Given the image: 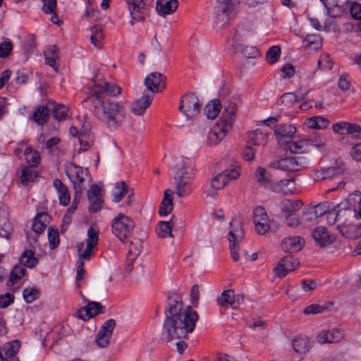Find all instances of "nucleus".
Segmentation results:
<instances>
[{"instance_id":"f257e3e1","label":"nucleus","mask_w":361,"mask_h":361,"mask_svg":"<svg viewBox=\"0 0 361 361\" xmlns=\"http://www.w3.org/2000/svg\"><path fill=\"white\" fill-rule=\"evenodd\" d=\"M182 306L181 300L178 298L169 302L162 332L163 339L166 341L187 338L188 334L195 327L198 319L197 312L190 306L182 312Z\"/></svg>"},{"instance_id":"f03ea898","label":"nucleus","mask_w":361,"mask_h":361,"mask_svg":"<svg viewBox=\"0 0 361 361\" xmlns=\"http://www.w3.org/2000/svg\"><path fill=\"white\" fill-rule=\"evenodd\" d=\"M83 102L90 108L93 116L110 130L117 129L126 119V109L119 102L89 95Z\"/></svg>"},{"instance_id":"7ed1b4c3","label":"nucleus","mask_w":361,"mask_h":361,"mask_svg":"<svg viewBox=\"0 0 361 361\" xmlns=\"http://www.w3.org/2000/svg\"><path fill=\"white\" fill-rule=\"evenodd\" d=\"M237 110V104L234 102H229L225 106L219 121L207 133V146L218 145L232 129Z\"/></svg>"},{"instance_id":"20e7f679","label":"nucleus","mask_w":361,"mask_h":361,"mask_svg":"<svg viewBox=\"0 0 361 361\" xmlns=\"http://www.w3.org/2000/svg\"><path fill=\"white\" fill-rule=\"evenodd\" d=\"M99 241V229L96 225H91L87 230V238L86 240V247L85 243L80 242L76 244V248L78 255L76 281L79 282L83 278L85 269H83L85 260L90 259L93 250L97 246Z\"/></svg>"},{"instance_id":"39448f33","label":"nucleus","mask_w":361,"mask_h":361,"mask_svg":"<svg viewBox=\"0 0 361 361\" xmlns=\"http://www.w3.org/2000/svg\"><path fill=\"white\" fill-rule=\"evenodd\" d=\"M245 237V232L243 228L242 221L238 219H233L230 222L229 231L227 239L229 242L230 253L232 259L237 262L240 259L239 247L240 244Z\"/></svg>"},{"instance_id":"423d86ee","label":"nucleus","mask_w":361,"mask_h":361,"mask_svg":"<svg viewBox=\"0 0 361 361\" xmlns=\"http://www.w3.org/2000/svg\"><path fill=\"white\" fill-rule=\"evenodd\" d=\"M135 228L133 221L123 214H118L111 221L113 234L121 241L128 238Z\"/></svg>"},{"instance_id":"0eeeda50","label":"nucleus","mask_w":361,"mask_h":361,"mask_svg":"<svg viewBox=\"0 0 361 361\" xmlns=\"http://www.w3.org/2000/svg\"><path fill=\"white\" fill-rule=\"evenodd\" d=\"M131 20L130 23L133 25L135 23L142 22L153 5V0H126Z\"/></svg>"},{"instance_id":"6e6552de","label":"nucleus","mask_w":361,"mask_h":361,"mask_svg":"<svg viewBox=\"0 0 361 361\" xmlns=\"http://www.w3.org/2000/svg\"><path fill=\"white\" fill-rule=\"evenodd\" d=\"M307 164V160L303 157H288L274 160L270 163L269 167L291 173L305 169Z\"/></svg>"},{"instance_id":"1a4fd4ad","label":"nucleus","mask_w":361,"mask_h":361,"mask_svg":"<svg viewBox=\"0 0 361 361\" xmlns=\"http://www.w3.org/2000/svg\"><path fill=\"white\" fill-rule=\"evenodd\" d=\"M178 109L187 118L190 119L199 114L201 104L195 94L190 93L182 97Z\"/></svg>"},{"instance_id":"9d476101","label":"nucleus","mask_w":361,"mask_h":361,"mask_svg":"<svg viewBox=\"0 0 361 361\" xmlns=\"http://www.w3.org/2000/svg\"><path fill=\"white\" fill-rule=\"evenodd\" d=\"M66 173L73 183L75 194L81 195L85 189L83 183L87 174L86 171L82 167L71 163L66 167Z\"/></svg>"},{"instance_id":"9b49d317","label":"nucleus","mask_w":361,"mask_h":361,"mask_svg":"<svg viewBox=\"0 0 361 361\" xmlns=\"http://www.w3.org/2000/svg\"><path fill=\"white\" fill-rule=\"evenodd\" d=\"M218 305L224 309L238 308L244 302V297L237 294L234 290L228 289L224 290L216 299Z\"/></svg>"},{"instance_id":"f8f14e48","label":"nucleus","mask_w":361,"mask_h":361,"mask_svg":"<svg viewBox=\"0 0 361 361\" xmlns=\"http://www.w3.org/2000/svg\"><path fill=\"white\" fill-rule=\"evenodd\" d=\"M121 92V87L115 84L109 83L106 80L100 79L94 81L90 95L103 97L106 94L111 97H116Z\"/></svg>"},{"instance_id":"ddd939ff","label":"nucleus","mask_w":361,"mask_h":361,"mask_svg":"<svg viewBox=\"0 0 361 361\" xmlns=\"http://www.w3.org/2000/svg\"><path fill=\"white\" fill-rule=\"evenodd\" d=\"M336 166L313 171L311 173L312 178L316 181H322L334 178L342 174L345 170L343 163L342 161H336Z\"/></svg>"},{"instance_id":"4468645a","label":"nucleus","mask_w":361,"mask_h":361,"mask_svg":"<svg viewBox=\"0 0 361 361\" xmlns=\"http://www.w3.org/2000/svg\"><path fill=\"white\" fill-rule=\"evenodd\" d=\"M253 222L256 232L266 234L270 229V220L264 207H257L253 212Z\"/></svg>"},{"instance_id":"2eb2a0df","label":"nucleus","mask_w":361,"mask_h":361,"mask_svg":"<svg viewBox=\"0 0 361 361\" xmlns=\"http://www.w3.org/2000/svg\"><path fill=\"white\" fill-rule=\"evenodd\" d=\"M144 84L147 88L144 92L152 93V98H154L155 93L165 88V78L160 73L154 72L146 76Z\"/></svg>"},{"instance_id":"dca6fc26","label":"nucleus","mask_w":361,"mask_h":361,"mask_svg":"<svg viewBox=\"0 0 361 361\" xmlns=\"http://www.w3.org/2000/svg\"><path fill=\"white\" fill-rule=\"evenodd\" d=\"M116 322L110 319L104 322L95 337V343L100 348H106L109 344Z\"/></svg>"},{"instance_id":"f3484780","label":"nucleus","mask_w":361,"mask_h":361,"mask_svg":"<svg viewBox=\"0 0 361 361\" xmlns=\"http://www.w3.org/2000/svg\"><path fill=\"white\" fill-rule=\"evenodd\" d=\"M298 266V260L292 255H288L279 261L274 271L278 276L283 277L288 272L295 270Z\"/></svg>"},{"instance_id":"a211bd4d","label":"nucleus","mask_w":361,"mask_h":361,"mask_svg":"<svg viewBox=\"0 0 361 361\" xmlns=\"http://www.w3.org/2000/svg\"><path fill=\"white\" fill-rule=\"evenodd\" d=\"M343 338V332L338 329L323 330L316 336V341L320 344L336 343Z\"/></svg>"},{"instance_id":"6ab92c4d","label":"nucleus","mask_w":361,"mask_h":361,"mask_svg":"<svg viewBox=\"0 0 361 361\" xmlns=\"http://www.w3.org/2000/svg\"><path fill=\"white\" fill-rule=\"evenodd\" d=\"M174 176H179L180 179L185 180H194L195 175L188 159H183L177 164Z\"/></svg>"},{"instance_id":"aec40b11","label":"nucleus","mask_w":361,"mask_h":361,"mask_svg":"<svg viewBox=\"0 0 361 361\" xmlns=\"http://www.w3.org/2000/svg\"><path fill=\"white\" fill-rule=\"evenodd\" d=\"M312 238L320 247L327 246L335 240V237L330 235L325 227L319 226L312 231Z\"/></svg>"},{"instance_id":"412c9836","label":"nucleus","mask_w":361,"mask_h":361,"mask_svg":"<svg viewBox=\"0 0 361 361\" xmlns=\"http://www.w3.org/2000/svg\"><path fill=\"white\" fill-rule=\"evenodd\" d=\"M152 93L143 92L141 98L133 102L131 111L135 115H142L152 102Z\"/></svg>"},{"instance_id":"4be33fe9","label":"nucleus","mask_w":361,"mask_h":361,"mask_svg":"<svg viewBox=\"0 0 361 361\" xmlns=\"http://www.w3.org/2000/svg\"><path fill=\"white\" fill-rule=\"evenodd\" d=\"M304 243L303 239L299 236L288 237L282 240L281 248L286 252H297L302 249Z\"/></svg>"},{"instance_id":"5701e85b","label":"nucleus","mask_w":361,"mask_h":361,"mask_svg":"<svg viewBox=\"0 0 361 361\" xmlns=\"http://www.w3.org/2000/svg\"><path fill=\"white\" fill-rule=\"evenodd\" d=\"M102 309L103 306L99 302H90L87 306L81 307L78 310V317L83 320H87L102 312Z\"/></svg>"},{"instance_id":"b1692460","label":"nucleus","mask_w":361,"mask_h":361,"mask_svg":"<svg viewBox=\"0 0 361 361\" xmlns=\"http://www.w3.org/2000/svg\"><path fill=\"white\" fill-rule=\"evenodd\" d=\"M270 190L275 193L289 195L293 193L295 184L293 179H283L270 185Z\"/></svg>"},{"instance_id":"393cba45","label":"nucleus","mask_w":361,"mask_h":361,"mask_svg":"<svg viewBox=\"0 0 361 361\" xmlns=\"http://www.w3.org/2000/svg\"><path fill=\"white\" fill-rule=\"evenodd\" d=\"M193 180L180 179L179 176H174L175 193L180 197L188 196L192 192V183Z\"/></svg>"},{"instance_id":"a878e982","label":"nucleus","mask_w":361,"mask_h":361,"mask_svg":"<svg viewBox=\"0 0 361 361\" xmlns=\"http://www.w3.org/2000/svg\"><path fill=\"white\" fill-rule=\"evenodd\" d=\"M53 186L57 192L60 204L67 206L71 201V195L67 186L59 178L54 180Z\"/></svg>"},{"instance_id":"bb28decb","label":"nucleus","mask_w":361,"mask_h":361,"mask_svg":"<svg viewBox=\"0 0 361 361\" xmlns=\"http://www.w3.org/2000/svg\"><path fill=\"white\" fill-rule=\"evenodd\" d=\"M292 345L294 350L300 354H305L311 348L310 339L305 336H295L293 339Z\"/></svg>"},{"instance_id":"cd10ccee","label":"nucleus","mask_w":361,"mask_h":361,"mask_svg":"<svg viewBox=\"0 0 361 361\" xmlns=\"http://www.w3.org/2000/svg\"><path fill=\"white\" fill-rule=\"evenodd\" d=\"M45 63L49 66L52 67L54 71L59 70V55L57 53L56 47L51 45L48 47L44 51Z\"/></svg>"},{"instance_id":"c85d7f7f","label":"nucleus","mask_w":361,"mask_h":361,"mask_svg":"<svg viewBox=\"0 0 361 361\" xmlns=\"http://www.w3.org/2000/svg\"><path fill=\"white\" fill-rule=\"evenodd\" d=\"M173 194V192L170 189H167L164 191V198L161 202L159 210V213L161 216H166L172 211Z\"/></svg>"},{"instance_id":"c756f323","label":"nucleus","mask_w":361,"mask_h":361,"mask_svg":"<svg viewBox=\"0 0 361 361\" xmlns=\"http://www.w3.org/2000/svg\"><path fill=\"white\" fill-rule=\"evenodd\" d=\"M302 206L300 200H292L285 199L280 202V208L285 216L289 214H293L300 210Z\"/></svg>"},{"instance_id":"7c9ffc66","label":"nucleus","mask_w":361,"mask_h":361,"mask_svg":"<svg viewBox=\"0 0 361 361\" xmlns=\"http://www.w3.org/2000/svg\"><path fill=\"white\" fill-rule=\"evenodd\" d=\"M275 134L279 140L290 138L296 132V128L290 124H280L275 128Z\"/></svg>"},{"instance_id":"2f4dec72","label":"nucleus","mask_w":361,"mask_h":361,"mask_svg":"<svg viewBox=\"0 0 361 361\" xmlns=\"http://www.w3.org/2000/svg\"><path fill=\"white\" fill-rule=\"evenodd\" d=\"M267 140V135L262 130L257 129L251 131L248 133L247 144L251 145H263L266 143Z\"/></svg>"},{"instance_id":"473e14b6","label":"nucleus","mask_w":361,"mask_h":361,"mask_svg":"<svg viewBox=\"0 0 361 361\" xmlns=\"http://www.w3.org/2000/svg\"><path fill=\"white\" fill-rule=\"evenodd\" d=\"M10 228L8 212L4 208L0 207V237L8 239Z\"/></svg>"},{"instance_id":"72a5a7b5","label":"nucleus","mask_w":361,"mask_h":361,"mask_svg":"<svg viewBox=\"0 0 361 361\" xmlns=\"http://www.w3.org/2000/svg\"><path fill=\"white\" fill-rule=\"evenodd\" d=\"M255 178L259 184L270 189V185L272 184L271 176L265 169L260 166L257 167Z\"/></svg>"},{"instance_id":"f704fd0d","label":"nucleus","mask_w":361,"mask_h":361,"mask_svg":"<svg viewBox=\"0 0 361 361\" xmlns=\"http://www.w3.org/2000/svg\"><path fill=\"white\" fill-rule=\"evenodd\" d=\"M20 348V343L18 340L8 342L3 345L2 350L6 356L5 360L9 361V359L14 357Z\"/></svg>"},{"instance_id":"c9c22d12","label":"nucleus","mask_w":361,"mask_h":361,"mask_svg":"<svg viewBox=\"0 0 361 361\" xmlns=\"http://www.w3.org/2000/svg\"><path fill=\"white\" fill-rule=\"evenodd\" d=\"M20 262L23 266L32 269L38 264V259L35 257L33 251L27 250L22 253Z\"/></svg>"},{"instance_id":"e433bc0d","label":"nucleus","mask_w":361,"mask_h":361,"mask_svg":"<svg viewBox=\"0 0 361 361\" xmlns=\"http://www.w3.org/2000/svg\"><path fill=\"white\" fill-rule=\"evenodd\" d=\"M173 219L169 221H160L156 228V233L160 238H167L172 236Z\"/></svg>"},{"instance_id":"4c0bfd02","label":"nucleus","mask_w":361,"mask_h":361,"mask_svg":"<svg viewBox=\"0 0 361 361\" xmlns=\"http://www.w3.org/2000/svg\"><path fill=\"white\" fill-rule=\"evenodd\" d=\"M305 123L310 128L324 129L329 125L330 121L324 117L318 116L307 118Z\"/></svg>"},{"instance_id":"58836bf2","label":"nucleus","mask_w":361,"mask_h":361,"mask_svg":"<svg viewBox=\"0 0 361 361\" xmlns=\"http://www.w3.org/2000/svg\"><path fill=\"white\" fill-rule=\"evenodd\" d=\"M48 216L46 213H39L35 218L32 223V230L37 234L42 233L47 227Z\"/></svg>"},{"instance_id":"ea45409f","label":"nucleus","mask_w":361,"mask_h":361,"mask_svg":"<svg viewBox=\"0 0 361 361\" xmlns=\"http://www.w3.org/2000/svg\"><path fill=\"white\" fill-rule=\"evenodd\" d=\"M221 174L224 176L227 183H228L229 181L235 180L240 176V166L238 162H234L228 169L221 172Z\"/></svg>"},{"instance_id":"a19ab883","label":"nucleus","mask_w":361,"mask_h":361,"mask_svg":"<svg viewBox=\"0 0 361 361\" xmlns=\"http://www.w3.org/2000/svg\"><path fill=\"white\" fill-rule=\"evenodd\" d=\"M221 103L219 100H213L208 103L204 108V113L209 119L215 118L221 109Z\"/></svg>"},{"instance_id":"79ce46f5","label":"nucleus","mask_w":361,"mask_h":361,"mask_svg":"<svg viewBox=\"0 0 361 361\" xmlns=\"http://www.w3.org/2000/svg\"><path fill=\"white\" fill-rule=\"evenodd\" d=\"M37 177V172L32 167H23L20 175L21 183L27 185L30 183L34 182Z\"/></svg>"},{"instance_id":"37998d69","label":"nucleus","mask_w":361,"mask_h":361,"mask_svg":"<svg viewBox=\"0 0 361 361\" xmlns=\"http://www.w3.org/2000/svg\"><path fill=\"white\" fill-rule=\"evenodd\" d=\"M332 206V203L329 202H324L322 203H319L316 205L314 207L310 209V214L312 215L310 219H316L317 217L322 216V215L327 213V212L331 209Z\"/></svg>"},{"instance_id":"c03bdc74","label":"nucleus","mask_w":361,"mask_h":361,"mask_svg":"<svg viewBox=\"0 0 361 361\" xmlns=\"http://www.w3.org/2000/svg\"><path fill=\"white\" fill-rule=\"evenodd\" d=\"M49 109L45 106L38 107L32 114L33 121L39 125H43L49 118Z\"/></svg>"},{"instance_id":"a18cd8bd","label":"nucleus","mask_w":361,"mask_h":361,"mask_svg":"<svg viewBox=\"0 0 361 361\" xmlns=\"http://www.w3.org/2000/svg\"><path fill=\"white\" fill-rule=\"evenodd\" d=\"M142 250V242L140 239H135L132 241L129 245L128 259L133 262L136 257L141 253Z\"/></svg>"},{"instance_id":"49530a36","label":"nucleus","mask_w":361,"mask_h":361,"mask_svg":"<svg viewBox=\"0 0 361 361\" xmlns=\"http://www.w3.org/2000/svg\"><path fill=\"white\" fill-rule=\"evenodd\" d=\"M24 155L27 163L30 165L28 167L37 166L40 160V155L38 152L33 151L30 147H27L25 150Z\"/></svg>"},{"instance_id":"de8ad7c7","label":"nucleus","mask_w":361,"mask_h":361,"mask_svg":"<svg viewBox=\"0 0 361 361\" xmlns=\"http://www.w3.org/2000/svg\"><path fill=\"white\" fill-rule=\"evenodd\" d=\"M90 40L92 44L95 47H101L102 44V40L104 39V35L102 29L97 26H93L90 28Z\"/></svg>"},{"instance_id":"09e8293b","label":"nucleus","mask_w":361,"mask_h":361,"mask_svg":"<svg viewBox=\"0 0 361 361\" xmlns=\"http://www.w3.org/2000/svg\"><path fill=\"white\" fill-rule=\"evenodd\" d=\"M288 147L292 153H302L307 149L308 147V140L302 139L295 142H288Z\"/></svg>"},{"instance_id":"8fccbe9b","label":"nucleus","mask_w":361,"mask_h":361,"mask_svg":"<svg viewBox=\"0 0 361 361\" xmlns=\"http://www.w3.org/2000/svg\"><path fill=\"white\" fill-rule=\"evenodd\" d=\"M156 10L160 16H166L173 13L176 9L171 6L166 0H158L156 5Z\"/></svg>"},{"instance_id":"3c124183","label":"nucleus","mask_w":361,"mask_h":361,"mask_svg":"<svg viewBox=\"0 0 361 361\" xmlns=\"http://www.w3.org/2000/svg\"><path fill=\"white\" fill-rule=\"evenodd\" d=\"M127 193V187L123 181L118 182L116 184L113 192V200L115 202H119Z\"/></svg>"},{"instance_id":"603ef678","label":"nucleus","mask_w":361,"mask_h":361,"mask_svg":"<svg viewBox=\"0 0 361 361\" xmlns=\"http://www.w3.org/2000/svg\"><path fill=\"white\" fill-rule=\"evenodd\" d=\"M346 199L349 202L353 213L356 214L357 209L361 205V192L359 191H355L350 194Z\"/></svg>"},{"instance_id":"864d4df0","label":"nucleus","mask_w":361,"mask_h":361,"mask_svg":"<svg viewBox=\"0 0 361 361\" xmlns=\"http://www.w3.org/2000/svg\"><path fill=\"white\" fill-rule=\"evenodd\" d=\"M306 140H308V146L312 145L319 150H322L325 148L326 140L323 136L314 134L310 136L309 138H307Z\"/></svg>"},{"instance_id":"5fc2aeb1","label":"nucleus","mask_w":361,"mask_h":361,"mask_svg":"<svg viewBox=\"0 0 361 361\" xmlns=\"http://www.w3.org/2000/svg\"><path fill=\"white\" fill-rule=\"evenodd\" d=\"M343 235L349 238H356L361 235V226L349 225L341 230Z\"/></svg>"},{"instance_id":"6e6d98bb","label":"nucleus","mask_w":361,"mask_h":361,"mask_svg":"<svg viewBox=\"0 0 361 361\" xmlns=\"http://www.w3.org/2000/svg\"><path fill=\"white\" fill-rule=\"evenodd\" d=\"M26 269L24 266L21 264L19 265H16L10 274V281H11V284H14L16 281L20 279L23 276L25 275Z\"/></svg>"},{"instance_id":"4d7b16f0","label":"nucleus","mask_w":361,"mask_h":361,"mask_svg":"<svg viewBox=\"0 0 361 361\" xmlns=\"http://www.w3.org/2000/svg\"><path fill=\"white\" fill-rule=\"evenodd\" d=\"M53 114L56 119L64 120L69 116V110L65 105L58 104L54 108Z\"/></svg>"},{"instance_id":"13d9d810","label":"nucleus","mask_w":361,"mask_h":361,"mask_svg":"<svg viewBox=\"0 0 361 361\" xmlns=\"http://www.w3.org/2000/svg\"><path fill=\"white\" fill-rule=\"evenodd\" d=\"M333 64L334 63L331 60L329 55L324 54L322 55L318 60L317 67L322 71H328L331 70Z\"/></svg>"},{"instance_id":"bf43d9fd","label":"nucleus","mask_w":361,"mask_h":361,"mask_svg":"<svg viewBox=\"0 0 361 361\" xmlns=\"http://www.w3.org/2000/svg\"><path fill=\"white\" fill-rule=\"evenodd\" d=\"M281 55V48L279 46H272L269 49L266 54L267 61L273 64L278 61Z\"/></svg>"},{"instance_id":"052dcab7","label":"nucleus","mask_w":361,"mask_h":361,"mask_svg":"<svg viewBox=\"0 0 361 361\" xmlns=\"http://www.w3.org/2000/svg\"><path fill=\"white\" fill-rule=\"evenodd\" d=\"M48 239L51 249H54L59 244V235L56 228L53 227L48 228Z\"/></svg>"},{"instance_id":"680f3d73","label":"nucleus","mask_w":361,"mask_h":361,"mask_svg":"<svg viewBox=\"0 0 361 361\" xmlns=\"http://www.w3.org/2000/svg\"><path fill=\"white\" fill-rule=\"evenodd\" d=\"M39 295V291L35 288H27L23 291V296L26 302L31 303L35 301Z\"/></svg>"},{"instance_id":"e2e57ef3","label":"nucleus","mask_w":361,"mask_h":361,"mask_svg":"<svg viewBox=\"0 0 361 361\" xmlns=\"http://www.w3.org/2000/svg\"><path fill=\"white\" fill-rule=\"evenodd\" d=\"M221 4H223V7L221 8L222 13L228 16L234 11L238 2L237 0H224V1Z\"/></svg>"},{"instance_id":"0e129e2a","label":"nucleus","mask_w":361,"mask_h":361,"mask_svg":"<svg viewBox=\"0 0 361 361\" xmlns=\"http://www.w3.org/2000/svg\"><path fill=\"white\" fill-rule=\"evenodd\" d=\"M226 184L228 183L221 173L217 174L211 181L212 188L216 190L222 189Z\"/></svg>"},{"instance_id":"69168bd1","label":"nucleus","mask_w":361,"mask_h":361,"mask_svg":"<svg viewBox=\"0 0 361 361\" xmlns=\"http://www.w3.org/2000/svg\"><path fill=\"white\" fill-rule=\"evenodd\" d=\"M13 45L9 41H4L0 43V58H7L11 53Z\"/></svg>"},{"instance_id":"338daca9","label":"nucleus","mask_w":361,"mask_h":361,"mask_svg":"<svg viewBox=\"0 0 361 361\" xmlns=\"http://www.w3.org/2000/svg\"><path fill=\"white\" fill-rule=\"evenodd\" d=\"M306 47H311L314 45V49H317L322 45L321 39L317 35H308L306 36L304 41Z\"/></svg>"},{"instance_id":"774afa93","label":"nucleus","mask_w":361,"mask_h":361,"mask_svg":"<svg viewBox=\"0 0 361 361\" xmlns=\"http://www.w3.org/2000/svg\"><path fill=\"white\" fill-rule=\"evenodd\" d=\"M350 12L351 16L355 19L358 20L361 18V4L357 2H350Z\"/></svg>"}]
</instances>
